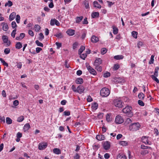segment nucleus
Instances as JSON below:
<instances>
[{
	"label": "nucleus",
	"mask_w": 159,
	"mask_h": 159,
	"mask_svg": "<svg viewBox=\"0 0 159 159\" xmlns=\"http://www.w3.org/2000/svg\"><path fill=\"white\" fill-rule=\"evenodd\" d=\"M141 125L138 122L132 123L129 126V129L132 131H135L139 130Z\"/></svg>",
	"instance_id": "obj_1"
},
{
	"label": "nucleus",
	"mask_w": 159,
	"mask_h": 159,
	"mask_svg": "<svg viewBox=\"0 0 159 159\" xmlns=\"http://www.w3.org/2000/svg\"><path fill=\"white\" fill-rule=\"evenodd\" d=\"M110 93V91L109 89L106 88H102L100 91V95L103 97L108 96Z\"/></svg>",
	"instance_id": "obj_2"
},
{
	"label": "nucleus",
	"mask_w": 159,
	"mask_h": 159,
	"mask_svg": "<svg viewBox=\"0 0 159 159\" xmlns=\"http://www.w3.org/2000/svg\"><path fill=\"white\" fill-rule=\"evenodd\" d=\"M132 110V108L131 107L127 106L123 109L122 111L125 113H129L130 115L129 116H131L133 115V114L131 112Z\"/></svg>",
	"instance_id": "obj_3"
},
{
	"label": "nucleus",
	"mask_w": 159,
	"mask_h": 159,
	"mask_svg": "<svg viewBox=\"0 0 159 159\" xmlns=\"http://www.w3.org/2000/svg\"><path fill=\"white\" fill-rule=\"evenodd\" d=\"M113 103L116 107H123V103L120 100L118 99H115L113 101Z\"/></svg>",
	"instance_id": "obj_4"
},
{
	"label": "nucleus",
	"mask_w": 159,
	"mask_h": 159,
	"mask_svg": "<svg viewBox=\"0 0 159 159\" xmlns=\"http://www.w3.org/2000/svg\"><path fill=\"white\" fill-rule=\"evenodd\" d=\"M86 65L88 70L90 74L94 75H96L97 73L96 71L91 66H90L89 65V64L87 63H86Z\"/></svg>",
	"instance_id": "obj_5"
},
{
	"label": "nucleus",
	"mask_w": 159,
	"mask_h": 159,
	"mask_svg": "<svg viewBox=\"0 0 159 159\" xmlns=\"http://www.w3.org/2000/svg\"><path fill=\"white\" fill-rule=\"evenodd\" d=\"M115 121L116 124H120L124 122V120L121 116L117 115L116 117Z\"/></svg>",
	"instance_id": "obj_6"
},
{
	"label": "nucleus",
	"mask_w": 159,
	"mask_h": 159,
	"mask_svg": "<svg viewBox=\"0 0 159 159\" xmlns=\"http://www.w3.org/2000/svg\"><path fill=\"white\" fill-rule=\"evenodd\" d=\"M47 146L46 143H39V149L40 150H42L45 149Z\"/></svg>",
	"instance_id": "obj_7"
},
{
	"label": "nucleus",
	"mask_w": 159,
	"mask_h": 159,
	"mask_svg": "<svg viewBox=\"0 0 159 159\" xmlns=\"http://www.w3.org/2000/svg\"><path fill=\"white\" fill-rule=\"evenodd\" d=\"M103 148L106 150L109 149L110 147V143L109 142L106 141L103 144Z\"/></svg>",
	"instance_id": "obj_8"
},
{
	"label": "nucleus",
	"mask_w": 159,
	"mask_h": 159,
	"mask_svg": "<svg viewBox=\"0 0 159 159\" xmlns=\"http://www.w3.org/2000/svg\"><path fill=\"white\" fill-rule=\"evenodd\" d=\"M55 24L57 26L60 25L59 22L56 19H52L50 21V25H54Z\"/></svg>",
	"instance_id": "obj_9"
},
{
	"label": "nucleus",
	"mask_w": 159,
	"mask_h": 159,
	"mask_svg": "<svg viewBox=\"0 0 159 159\" xmlns=\"http://www.w3.org/2000/svg\"><path fill=\"white\" fill-rule=\"evenodd\" d=\"M115 82L116 83H124L125 82V80L120 78H115L114 80Z\"/></svg>",
	"instance_id": "obj_10"
},
{
	"label": "nucleus",
	"mask_w": 159,
	"mask_h": 159,
	"mask_svg": "<svg viewBox=\"0 0 159 159\" xmlns=\"http://www.w3.org/2000/svg\"><path fill=\"white\" fill-rule=\"evenodd\" d=\"M84 88L82 85H80L77 87V93H79L80 94H81L84 92Z\"/></svg>",
	"instance_id": "obj_11"
},
{
	"label": "nucleus",
	"mask_w": 159,
	"mask_h": 159,
	"mask_svg": "<svg viewBox=\"0 0 159 159\" xmlns=\"http://www.w3.org/2000/svg\"><path fill=\"white\" fill-rule=\"evenodd\" d=\"M102 63V60L101 58H96L95 60L94 63V65H99L101 64Z\"/></svg>",
	"instance_id": "obj_12"
},
{
	"label": "nucleus",
	"mask_w": 159,
	"mask_h": 159,
	"mask_svg": "<svg viewBox=\"0 0 159 159\" xmlns=\"http://www.w3.org/2000/svg\"><path fill=\"white\" fill-rule=\"evenodd\" d=\"M142 141L143 143L145 144L150 145L148 141V137L143 136L142 138Z\"/></svg>",
	"instance_id": "obj_13"
},
{
	"label": "nucleus",
	"mask_w": 159,
	"mask_h": 159,
	"mask_svg": "<svg viewBox=\"0 0 159 159\" xmlns=\"http://www.w3.org/2000/svg\"><path fill=\"white\" fill-rule=\"evenodd\" d=\"M2 39L3 40V42L4 43H7V45L9 46L10 44V42H9L8 43H7L8 41V38L7 37V36L6 35H3L2 37Z\"/></svg>",
	"instance_id": "obj_14"
},
{
	"label": "nucleus",
	"mask_w": 159,
	"mask_h": 159,
	"mask_svg": "<svg viewBox=\"0 0 159 159\" xmlns=\"http://www.w3.org/2000/svg\"><path fill=\"white\" fill-rule=\"evenodd\" d=\"M2 25V29L4 31H7L8 29V25L7 23L5 22H2L1 23Z\"/></svg>",
	"instance_id": "obj_15"
},
{
	"label": "nucleus",
	"mask_w": 159,
	"mask_h": 159,
	"mask_svg": "<svg viewBox=\"0 0 159 159\" xmlns=\"http://www.w3.org/2000/svg\"><path fill=\"white\" fill-rule=\"evenodd\" d=\"M66 33L69 36H73L75 34V30L72 29H69L66 31Z\"/></svg>",
	"instance_id": "obj_16"
},
{
	"label": "nucleus",
	"mask_w": 159,
	"mask_h": 159,
	"mask_svg": "<svg viewBox=\"0 0 159 159\" xmlns=\"http://www.w3.org/2000/svg\"><path fill=\"white\" fill-rule=\"evenodd\" d=\"M117 159H126V157L122 153H119L117 156Z\"/></svg>",
	"instance_id": "obj_17"
},
{
	"label": "nucleus",
	"mask_w": 159,
	"mask_h": 159,
	"mask_svg": "<svg viewBox=\"0 0 159 159\" xmlns=\"http://www.w3.org/2000/svg\"><path fill=\"white\" fill-rule=\"evenodd\" d=\"M99 40L98 38L94 35L93 36L91 37V41L93 43H96Z\"/></svg>",
	"instance_id": "obj_18"
},
{
	"label": "nucleus",
	"mask_w": 159,
	"mask_h": 159,
	"mask_svg": "<svg viewBox=\"0 0 159 159\" xmlns=\"http://www.w3.org/2000/svg\"><path fill=\"white\" fill-rule=\"evenodd\" d=\"M98 105L96 102H94L93 103H92L91 105V108L93 110H96L98 108Z\"/></svg>",
	"instance_id": "obj_19"
},
{
	"label": "nucleus",
	"mask_w": 159,
	"mask_h": 159,
	"mask_svg": "<svg viewBox=\"0 0 159 159\" xmlns=\"http://www.w3.org/2000/svg\"><path fill=\"white\" fill-rule=\"evenodd\" d=\"M105 138V136L103 135H98L96 136V139L98 140H104Z\"/></svg>",
	"instance_id": "obj_20"
},
{
	"label": "nucleus",
	"mask_w": 159,
	"mask_h": 159,
	"mask_svg": "<svg viewBox=\"0 0 159 159\" xmlns=\"http://www.w3.org/2000/svg\"><path fill=\"white\" fill-rule=\"evenodd\" d=\"M16 15V13L13 12L9 16V19L10 21H11L14 19Z\"/></svg>",
	"instance_id": "obj_21"
},
{
	"label": "nucleus",
	"mask_w": 159,
	"mask_h": 159,
	"mask_svg": "<svg viewBox=\"0 0 159 159\" xmlns=\"http://www.w3.org/2000/svg\"><path fill=\"white\" fill-rule=\"evenodd\" d=\"M22 47L21 43L20 42L16 43L15 45V48L16 49H20Z\"/></svg>",
	"instance_id": "obj_22"
},
{
	"label": "nucleus",
	"mask_w": 159,
	"mask_h": 159,
	"mask_svg": "<svg viewBox=\"0 0 159 159\" xmlns=\"http://www.w3.org/2000/svg\"><path fill=\"white\" fill-rule=\"evenodd\" d=\"M112 28L113 29V33L115 34H117L118 32V29L114 25H113L112 26Z\"/></svg>",
	"instance_id": "obj_23"
},
{
	"label": "nucleus",
	"mask_w": 159,
	"mask_h": 159,
	"mask_svg": "<svg viewBox=\"0 0 159 159\" xmlns=\"http://www.w3.org/2000/svg\"><path fill=\"white\" fill-rule=\"evenodd\" d=\"M53 152L57 154H59L61 153L60 150L58 148H55L53 149Z\"/></svg>",
	"instance_id": "obj_24"
},
{
	"label": "nucleus",
	"mask_w": 159,
	"mask_h": 159,
	"mask_svg": "<svg viewBox=\"0 0 159 159\" xmlns=\"http://www.w3.org/2000/svg\"><path fill=\"white\" fill-rule=\"evenodd\" d=\"M76 83L77 84H81L83 82V79L79 78L75 80Z\"/></svg>",
	"instance_id": "obj_25"
},
{
	"label": "nucleus",
	"mask_w": 159,
	"mask_h": 159,
	"mask_svg": "<svg viewBox=\"0 0 159 159\" xmlns=\"http://www.w3.org/2000/svg\"><path fill=\"white\" fill-rule=\"evenodd\" d=\"M99 13L98 12H94L92 13L91 14V17L92 18H94L96 17H98Z\"/></svg>",
	"instance_id": "obj_26"
},
{
	"label": "nucleus",
	"mask_w": 159,
	"mask_h": 159,
	"mask_svg": "<svg viewBox=\"0 0 159 159\" xmlns=\"http://www.w3.org/2000/svg\"><path fill=\"white\" fill-rule=\"evenodd\" d=\"M95 66V69L98 71L101 72L102 71V67L99 65H94Z\"/></svg>",
	"instance_id": "obj_27"
},
{
	"label": "nucleus",
	"mask_w": 159,
	"mask_h": 159,
	"mask_svg": "<svg viewBox=\"0 0 159 159\" xmlns=\"http://www.w3.org/2000/svg\"><path fill=\"white\" fill-rule=\"evenodd\" d=\"M124 58V56L122 55H118L114 57V58L116 60L122 59Z\"/></svg>",
	"instance_id": "obj_28"
},
{
	"label": "nucleus",
	"mask_w": 159,
	"mask_h": 159,
	"mask_svg": "<svg viewBox=\"0 0 159 159\" xmlns=\"http://www.w3.org/2000/svg\"><path fill=\"white\" fill-rule=\"evenodd\" d=\"M30 128V125L28 123L24 125L23 129L24 131H26L28 130Z\"/></svg>",
	"instance_id": "obj_29"
},
{
	"label": "nucleus",
	"mask_w": 159,
	"mask_h": 159,
	"mask_svg": "<svg viewBox=\"0 0 159 159\" xmlns=\"http://www.w3.org/2000/svg\"><path fill=\"white\" fill-rule=\"evenodd\" d=\"M83 18V16L76 17V23L80 22L82 20Z\"/></svg>",
	"instance_id": "obj_30"
},
{
	"label": "nucleus",
	"mask_w": 159,
	"mask_h": 159,
	"mask_svg": "<svg viewBox=\"0 0 159 159\" xmlns=\"http://www.w3.org/2000/svg\"><path fill=\"white\" fill-rule=\"evenodd\" d=\"M85 47L83 46H81L79 50L78 53L80 55L83 52V51L85 50Z\"/></svg>",
	"instance_id": "obj_31"
},
{
	"label": "nucleus",
	"mask_w": 159,
	"mask_h": 159,
	"mask_svg": "<svg viewBox=\"0 0 159 159\" xmlns=\"http://www.w3.org/2000/svg\"><path fill=\"white\" fill-rule=\"evenodd\" d=\"M93 5L94 7H96L98 8H101V6L97 2L94 1L93 2Z\"/></svg>",
	"instance_id": "obj_32"
},
{
	"label": "nucleus",
	"mask_w": 159,
	"mask_h": 159,
	"mask_svg": "<svg viewBox=\"0 0 159 159\" xmlns=\"http://www.w3.org/2000/svg\"><path fill=\"white\" fill-rule=\"evenodd\" d=\"M6 122L7 124H11L12 123V120L10 118L7 117L6 118Z\"/></svg>",
	"instance_id": "obj_33"
},
{
	"label": "nucleus",
	"mask_w": 159,
	"mask_h": 159,
	"mask_svg": "<svg viewBox=\"0 0 159 159\" xmlns=\"http://www.w3.org/2000/svg\"><path fill=\"white\" fill-rule=\"evenodd\" d=\"M144 95L143 93H140L138 95L139 98L141 100H143L144 98Z\"/></svg>",
	"instance_id": "obj_34"
},
{
	"label": "nucleus",
	"mask_w": 159,
	"mask_h": 159,
	"mask_svg": "<svg viewBox=\"0 0 159 159\" xmlns=\"http://www.w3.org/2000/svg\"><path fill=\"white\" fill-rule=\"evenodd\" d=\"M13 5V3L12 2L10 1H8L6 3L5 5V7L8 6L10 7L11 6Z\"/></svg>",
	"instance_id": "obj_35"
},
{
	"label": "nucleus",
	"mask_w": 159,
	"mask_h": 159,
	"mask_svg": "<svg viewBox=\"0 0 159 159\" xmlns=\"http://www.w3.org/2000/svg\"><path fill=\"white\" fill-rule=\"evenodd\" d=\"M159 69V67H157L155 69V72L154 75H154L156 76H158V70Z\"/></svg>",
	"instance_id": "obj_36"
},
{
	"label": "nucleus",
	"mask_w": 159,
	"mask_h": 159,
	"mask_svg": "<svg viewBox=\"0 0 159 159\" xmlns=\"http://www.w3.org/2000/svg\"><path fill=\"white\" fill-rule=\"evenodd\" d=\"M84 4L85 6V7L86 9H88L89 8V2L86 0H85L84 2Z\"/></svg>",
	"instance_id": "obj_37"
},
{
	"label": "nucleus",
	"mask_w": 159,
	"mask_h": 159,
	"mask_svg": "<svg viewBox=\"0 0 159 159\" xmlns=\"http://www.w3.org/2000/svg\"><path fill=\"white\" fill-rule=\"evenodd\" d=\"M0 61L4 66L6 67L8 66V63L5 62L2 58H0Z\"/></svg>",
	"instance_id": "obj_38"
},
{
	"label": "nucleus",
	"mask_w": 159,
	"mask_h": 159,
	"mask_svg": "<svg viewBox=\"0 0 159 159\" xmlns=\"http://www.w3.org/2000/svg\"><path fill=\"white\" fill-rule=\"evenodd\" d=\"M24 120V116H21L18 117L17 119V121L18 122H21Z\"/></svg>",
	"instance_id": "obj_39"
},
{
	"label": "nucleus",
	"mask_w": 159,
	"mask_h": 159,
	"mask_svg": "<svg viewBox=\"0 0 159 159\" xmlns=\"http://www.w3.org/2000/svg\"><path fill=\"white\" fill-rule=\"evenodd\" d=\"M154 75H151V77L152 79L155 81H156L157 83H159V80Z\"/></svg>",
	"instance_id": "obj_40"
},
{
	"label": "nucleus",
	"mask_w": 159,
	"mask_h": 159,
	"mask_svg": "<svg viewBox=\"0 0 159 159\" xmlns=\"http://www.w3.org/2000/svg\"><path fill=\"white\" fill-rule=\"evenodd\" d=\"M54 36L58 38H61L63 37V35L61 33H58L57 34L54 35Z\"/></svg>",
	"instance_id": "obj_41"
},
{
	"label": "nucleus",
	"mask_w": 159,
	"mask_h": 159,
	"mask_svg": "<svg viewBox=\"0 0 159 159\" xmlns=\"http://www.w3.org/2000/svg\"><path fill=\"white\" fill-rule=\"evenodd\" d=\"M34 28L35 31L36 32H39L41 28L38 25H35Z\"/></svg>",
	"instance_id": "obj_42"
},
{
	"label": "nucleus",
	"mask_w": 159,
	"mask_h": 159,
	"mask_svg": "<svg viewBox=\"0 0 159 159\" xmlns=\"http://www.w3.org/2000/svg\"><path fill=\"white\" fill-rule=\"evenodd\" d=\"M35 43L37 46H40L41 47H43V44L41 42H39L38 40H37L35 41Z\"/></svg>",
	"instance_id": "obj_43"
},
{
	"label": "nucleus",
	"mask_w": 159,
	"mask_h": 159,
	"mask_svg": "<svg viewBox=\"0 0 159 159\" xmlns=\"http://www.w3.org/2000/svg\"><path fill=\"white\" fill-rule=\"evenodd\" d=\"M148 153V151L147 150H143L141 152V154L142 155H145Z\"/></svg>",
	"instance_id": "obj_44"
},
{
	"label": "nucleus",
	"mask_w": 159,
	"mask_h": 159,
	"mask_svg": "<svg viewBox=\"0 0 159 159\" xmlns=\"http://www.w3.org/2000/svg\"><path fill=\"white\" fill-rule=\"evenodd\" d=\"M11 26L13 29L15 28L16 29V28L17 27V25L15 21H13L12 22Z\"/></svg>",
	"instance_id": "obj_45"
},
{
	"label": "nucleus",
	"mask_w": 159,
	"mask_h": 159,
	"mask_svg": "<svg viewBox=\"0 0 159 159\" xmlns=\"http://www.w3.org/2000/svg\"><path fill=\"white\" fill-rule=\"evenodd\" d=\"M132 122V120L129 118H127L126 119L125 121V123L126 124H128Z\"/></svg>",
	"instance_id": "obj_46"
},
{
	"label": "nucleus",
	"mask_w": 159,
	"mask_h": 159,
	"mask_svg": "<svg viewBox=\"0 0 159 159\" xmlns=\"http://www.w3.org/2000/svg\"><path fill=\"white\" fill-rule=\"evenodd\" d=\"M137 33L136 32L133 31L132 32V35L133 37L134 38H137Z\"/></svg>",
	"instance_id": "obj_47"
},
{
	"label": "nucleus",
	"mask_w": 159,
	"mask_h": 159,
	"mask_svg": "<svg viewBox=\"0 0 159 159\" xmlns=\"http://www.w3.org/2000/svg\"><path fill=\"white\" fill-rule=\"evenodd\" d=\"M107 52V49L105 48H102L101 50V53L102 54H105Z\"/></svg>",
	"instance_id": "obj_48"
},
{
	"label": "nucleus",
	"mask_w": 159,
	"mask_h": 159,
	"mask_svg": "<svg viewBox=\"0 0 159 159\" xmlns=\"http://www.w3.org/2000/svg\"><path fill=\"white\" fill-rule=\"evenodd\" d=\"M154 56H153V55H152V56L151 57L150 60L149 62V63L150 64H151L153 63V62H154Z\"/></svg>",
	"instance_id": "obj_49"
},
{
	"label": "nucleus",
	"mask_w": 159,
	"mask_h": 159,
	"mask_svg": "<svg viewBox=\"0 0 159 159\" xmlns=\"http://www.w3.org/2000/svg\"><path fill=\"white\" fill-rule=\"evenodd\" d=\"M138 104L141 106H144V103L141 100H139L138 101Z\"/></svg>",
	"instance_id": "obj_50"
},
{
	"label": "nucleus",
	"mask_w": 159,
	"mask_h": 159,
	"mask_svg": "<svg viewBox=\"0 0 159 159\" xmlns=\"http://www.w3.org/2000/svg\"><path fill=\"white\" fill-rule=\"evenodd\" d=\"M87 54L86 53H84L82 55H80V57L83 60H85V58L87 57Z\"/></svg>",
	"instance_id": "obj_51"
},
{
	"label": "nucleus",
	"mask_w": 159,
	"mask_h": 159,
	"mask_svg": "<svg viewBox=\"0 0 159 159\" xmlns=\"http://www.w3.org/2000/svg\"><path fill=\"white\" fill-rule=\"evenodd\" d=\"M120 144L123 146H126L127 145V143L125 141H121L120 142Z\"/></svg>",
	"instance_id": "obj_52"
},
{
	"label": "nucleus",
	"mask_w": 159,
	"mask_h": 159,
	"mask_svg": "<svg viewBox=\"0 0 159 159\" xmlns=\"http://www.w3.org/2000/svg\"><path fill=\"white\" fill-rule=\"evenodd\" d=\"M141 148L143 149H145L148 148H151L150 147L145 146L143 145H142L141 146Z\"/></svg>",
	"instance_id": "obj_53"
},
{
	"label": "nucleus",
	"mask_w": 159,
	"mask_h": 159,
	"mask_svg": "<svg viewBox=\"0 0 159 159\" xmlns=\"http://www.w3.org/2000/svg\"><path fill=\"white\" fill-rule=\"evenodd\" d=\"M110 76V73L108 72L104 73L103 74V76L104 77L106 78L109 77Z\"/></svg>",
	"instance_id": "obj_54"
},
{
	"label": "nucleus",
	"mask_w": 159,
	"mask_h": 159,
	"mask_svg": "<svg viewBox=\"0 0 159 159\" xmlns=\"http://www.w3.org/2000/svg\"><path fill=\"white\" fill-rule=\"evenodd\" d=\"M20 16L19 15H17L16 16V20L17 23H19L20 22Z\"/></svg>",
	"instance_id": "obj_55"
},
{
	"label": "nucleus",
	"mask_w": 159,
	"mask_h": 159,
	"mask_svg": "<svg viewBox=\"0 0 159 159\" xmlns=\"http://www.w3.org/2000/svg\"><path fill=\"white\" fill-rule=\"evenodd\" d=\"M16 29L14 30L11 33V36L13 37H15V35L16 34Z\"/></svg>",
	"instance_id": "obj_56"
},
{
	"label": "nucleus",
	"mask_w": 159,
	"mask_h": 159,
	"mask_svg": "<svg viewBox=\"0 0 159 159\" xmlns=\"http://www.w3.org/2000/svg\"><path fill=\"white\" fill-rule=\"evenodd\" d=\"M10 49L9 48H5L4 51L5 53L6 54H9L10 52Z\"/></svg>",
	"instance_id": "obj_57"
},
{
	"label": "nucleus",
	"mask_w": 159,
	"mask_h": 159,
	"mask_svg": "<svg viewBox=\"0 0 159 159\" xmlns=\"http://www.w3.org/2000/svg\"><path fill=\"white\" fill-rule=\"evenodd\" d=\"M72 90L75 92H77V88L76 89L74 85H72L71 87Z\"/></svg>",
	"instance_id": "obj_58"
},
{
	"label": "nucleus",
	"mask_w": 159,
	"mask_h": 159,
	"mask_svg": "<svg viewBox=\"0 0 159 159\" xmlns=\"http://www.w3.org/2000/svg\"><path fill=\"white\" fill-rule=\"evenodd\" d=\"M56 44L57 46V48L59 49L61 46V43L58 42H56Z\"/></svg>",
	"instance_id": "obj_59"
},
{
	"label": "nucleus",
	"mask_w": 159,
	"mask_h": 159,
	"mask_svg": "<svg viewBox=\"0 0 159 159\" xmlns=\"http://www.w3.org/2000/svg\"><path fill=\"white\" fill-rule=\"evenodd\" d=\"M29 34L32 37L34 36V34L33 32L31 30H29L28 32Z\"/></svg>",
	"instance_id": "obj_60"
},
{
	"label": "nucleus",
	"mask_w": 159,
	"mask_h": 159,
	"mask_svg": "<svg viewBox=\"0 0 159 159\" xmlns=\"http://www.w3.org/2000/svg\"><path fill=\"white\" fill-rule=\"evenodd\" d=\"M119 67V66L118 64H116L114 65L113 69L115 70H117Z\"/></svg>",
	"instance_id": "obj_61"
},
{
	"label": "nucleus",
	"mask_w": 159,
	"mask_h": 159,
	"mask_svg": "<svg viewBox=\"0 0 159 159\" xmlns=\"http://www.w3.org/2000/svg\"><path fill=\"white\" fill-rule=\"evenodd\" d=\"M110 117V116L109 114L107 115L106 116V120L108 122L110 121L111 120Z\"/></svg>",
	"instance_id": "obj_62"
},
{
	"label": "nucleus",
	"mask_w": 159,
	"mask_h": 159,
	"mask_svg": "<svg viewBox=\"0 0 159 159\" xmlns=\"http://www.w3.org/2000/svg\"><path fill=\"white\" fill-rule=\"evenodd\" d=\"M64 115L66 116H68L70 115V111H65L64 112Z\"/></svg>",
	"instance_id": "obj_63"
},
{
	"label": "nucleus",
	"mask_w": 159,
	"mask_h": 159,
	"mask_svg": "<svg viewBox=\"0 0 159 159\" xmlns=\"http://www.w3.org/2000/svg\"><path fill=\"white\" fill-rule=\"evenodd\" d=\"M39 39H44V36L43 35V34L42 33H40L39 34Z\"/></svg>",
	"instance_id": "obj_64"
}]
</instances>
